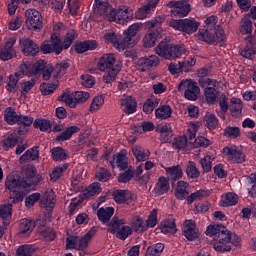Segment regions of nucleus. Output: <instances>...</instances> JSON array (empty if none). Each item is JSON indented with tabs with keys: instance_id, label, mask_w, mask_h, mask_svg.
<instances>
[{
	"instance_id": "obj_1",
	"label": "nucleus",
	"mask_w": 256,
	"mask_h": 256,
	"mask_svg": "<svg viewBox=\"0 0 256 256\" xmlns=\"http://www.w3.org/2000/svg\"><path fill=\"white\" fill-rule=\"evenodd\" d=\"M206 235L214 237V241L216 242L213 244V247L218 253L231 251V246L227 245L228 243H231L234 247L241 246V238L237 234L227 230L223 225H209L206 230Z\"/></svg>"
},
{
	"instance_id": "obj_2",
	"label": "nucleus",
	"mask_w": 256,
	"mask_h": 256,
	"mask_svg": "<svg viewBox=\"0 0 256 256\" xmlns=\"http://www.w3.org/2000/svg\"><path fill=\"white\" fill-rule=\"evenodd\" d=\"M155 51L159 57L171 61L185 55L187 49H185V46L169 44V42L163 40L157 45Z\"/></svg>"
},
{
	"instance_id": "obj_3",
	"label": "nucleus",
	"mask_w": 256,
	"mask_h": 256,
	"mask_svg": "<svg viewBox=\"0 0 256 256\" xmlns=\"http://www.w3.org/2000/svg\"><path fill=\"white\" fill-rule=\"evenodd\" d=\"M125 219H119V217L114 216L108 223L107 231L112 235L116 234L117 239L125 241L130 235H133V230L131 226L125 225Z\"/></svg>"
},
{
	"instance_id": "obj_4",
	"label": "nucleus",
	"mask_w": 256,
	"mask_h": 256,
	"mask_svg": "<svg viewBox=\"0 0 256 256\" xmlns=\"http://www.w3.org/2000/svg\"><path fill=\"white\" fill-rule=\"evenodd\" d=\"M168 25L172 29H175V31H180V33L184 35H193V33H197L201 24L195 21L194 18H185L179 20L171 19Z\"/></svg>"
},
{
	"instance_id": "obj_5",
	"label": "nucleus",
	"mask_w": 256,
	"mask_h": 256,
	"mask_svg": "<svg viewBox=\"0 0 256 256\" xmlns=\"http://www.w3.org/2000/svg\"><path fill=\"white\" fill-rule=\"evenodd\" d=\"M4 119L8 125H23L24 127H31L33 125V117L18 115L15 109L8 107L4 111Z\"/></svg>"
},
{
	"instance_id": "obj_6",
	"label": "nucleus",
	"mask_w": 256,
	"mask_h": 256,
	"mask_svg": "<svg viewBox=\"0 0 256 256\" xmlns=\"http://www.w3.org/2000/svg\"><path fill=\"white\" fill-rule=\"evenodd\" d=\"M178 91L182 93L184 91L185 99L188 101H197L199 99V93L201 89L199 88L197 82L193 80H182L178 85Z\"/></svg>"
},
{
	"instance_id": "obj_7",
	"label": "nucleus",
	"mask_w": 256,
	"mask_h": 256,
	"mask_svg": "<svg viewBox=\"0 0 256 256\" xmlns=\"http://www.w3.org/2000/svg\"><path fill=\"white\" fill-rule=\"evenodd\" d=\"M26 17V27L29 31H35L39 33L43 29V16L41 13L35 9H28L25 12Z\"/></svg>"
},
{
	"instance_id": "obj_8",
	"label": "nucleus",
	"mask_w": 256,
	"mask_h": 256,
	"mask_svg": "<svg viewBox=\"0 0 256 256\" xmlns=\"http://www.w3.org/2000/svg\"><path fill=\"white\" fill-rule=\"evenodd\" d=\"M172 10L170 11L171 17H187L191 13V5L187 1H170L167 5Z\"/></svg>"
},
{
	"instance_id": "obj_9",
	"label": "nucleus",
	"mask_w": 256,
	"mask_h": 256,
	"mask_svg": "<svg viewBox=\"0 0 256 256\" xmlns=\"http://www.w3.org/2000/svg\"><path fill=\"white\" fill-rule=\"evenodd\" d=\"M222 155L230 163L241 164L245 163V153L237 148V146H225L222 150Z\"/></svg>"
},
{
	"instance_id": "obj_10",
	"label": "nucleus",
	"mask_w": 256,
	"mask_h": 256,
	"mask_svg": "<svg viewBox=\"0 0 256 256\" xmlns=\"http://www.w3.org/2000/svg\"><path fill=\"white\" fill-rule=\"evenodd\" d=\"M16 43L17 37H11L5 42V45L1 48L0 51V59L2 61H9L17 55V51H15Z\"/></svg>"
},
{
	"instance_id": "obj_11",
	"label": "nucleus",
	"mask_w": 256,
	"mask_h": 256,
	"mask_svg": "<svg viewBox=\"0 0 256 256\" xmlns=\"http://www.w3.org/2000/svg\"><path fill=\"white\" fill-rule=\"evenodd\" d=\"M27 183V187L39 185L43 181V176L37 174V168L33 165H28L25 168V177L22 178Z\"/></svg>"
},
{
	"instance_id": "obj_12",
	"label": "nucleus",
	"mask_w": 256,
	"mask_h": 256,
	"mask_svg": "<svg viewBox=\"0 0 256 256\" xmlns=\"http://www.w3.org/2000/svg\"><path fill=\"white\" fill-rule=\"evenodd\" d=\"M140 29L141 24L134 23L124 31V47H131L137 44V33H139Z\"/></svg>"
},
{
	"instance_id": "obj_13",
	"label": "nucleus",
	"mask_w": 256,
	"mask_h": 256,
	"mask_svg": "<svg viewBox=\"0 0 256 256\" xmlns=\"http://www.w3.org/2000/svg\"><path fill=\"white\" fill-rule=\"evenodd\" d=\"M20 46L23 54L30 57H34V55H37L41 51L39 44L35 43L31 38L20 39Z\"/></svg>"
},
{
	"instance_id": "obj_14",
	"label": "nucleus",
	"mask_w": 256,
	"mask_h": 256,
	"mask_svg": "<svg viewBox=\"0 0 256 256\" xmlns=\"http://www.w3.org/2000/svg\"><path fill=\"white\" fill-rule=\"evenodd\" d=\"M182 232L188 241L199 239V229H197V224L193 220H186L184 222Z\"/></svg>"
},
{
	"instance_id": "obj_15",
	"label": "nucleus",
	"mask_w": 256,
	"mask_h": 256,
	"mask_svg": "<svg viewBox=\"0 0 256 256\" xmlns=\"http://www.w3.org/2000/svg\"><path fill=\"white\" fill-rule=\"evenodd\" d=\"M41 67V64H38V62L35 64H31V62H24L19 66L16 73L20 78L25 76L33 77V75H37V71H40Z\"/></svg>"
},
{
	"instance_id": "obj_16",
	"label": "nucleus",
	"mask_w": 256,
	"mask_h": 256,
	"mask_svg": "<svg viewBox=\"0 0 256 256\" xmlns=\"http://www.w3.org/2000/svg\"><path fill=\"white\" fill-rule=\"evenodd\" d=\"M246 46L244 49L240 50L239 53L244 59H253L256 55V45L255 38L249 35L245 38Z\"/></svg>"
},
{
	"instance_id": "obj_17",
	"label": "nucleus",
	"mask_w": 256,
	"mask_h": 256,
	"mask_svg": "<svg viewBox=\"0 0 256 256\" xmlns=\"http://www.w3.org/2000/svg\"><path fill=\"white\" fill-rule=\"evenodd\" d=\"M135 13L133 12V8L122 5L117 8V17L119 25H125V23H129V21H133Z\"/></svg>"
},
{
	"instance_id": "obj_18",
	"label": "nucleus",
	"mask_w": 256,
	"mask_h": 256,
	"mask_svg": "<svg viewBox=\"0 0 256 256\" xmlns=\"http://www.w3.org/2000/svg\"><path fill=\"white\" fill-rule=\"evenodd\" d=\"M5 187L13 193H17V189H29L25 178H15V176H9L7 178Z\"/></svg>"
},
{
	"instance_id": "obj_19",
	"label": "nucleus",
	"mask_w": 256,
	"mask_h": 256,
	"mask_svg": "<svg viewBox=\"0 0 256 256\" xmlns=\"http://www.w3.org/2000/svg\"><path fill=\"white\" fill-rule=\"evenodd\" d=\"M159 5V0H150L147 4L141 6L138 11L135 12L136 19H147V15H150L151 11H155Z\"/></svg>"
},
{
	"instance_id": "obj_20",
	"label": "nucleus",
	"mask_w": 256,
	"mask_h": 256,
	"mask_svg": "<svg viewBox=\"0 0 256 256\" xmlns=\"http://www.w3.org/2000/svg\"><path fill=\"white\" fill-rule=\"evenodd\" d=\"M159 65V57L152 55L148 58H140L137 63V68L139 71L145 73V71H149L153 69V67H157Z\"/></svg>"
},
{
	"instance_id": "obj_21",
	"label": "nucleus",
	"mask_w": 256,
	"mask_h": 256,
	"mask_svg": "<svg viewBox=\"0 0 256 256\" xmlns=\"http://www.w3.org/2000/svg\"><path fill=\"white\" fill-rule=\"evenodd\" d=\"M120 105L122 107L123 113L126 115H133L137 112V100L133 96H126L120 100Z\"/></svg>"
},
{
	"instance_id": "obj_22",
	"label": "nucleus",
	"mask_w": 256,
	"mask_h": 256,
	"mask_svg": "<svg viewBox=\"0 0 256 256\" xmlns=\"http://www.w3.org/2000/svg\"><path fill=\"white\" fill-rule=\"evenodd\" d=\"M112 197L119 205L131 203L133 201V194L129 190H115L112 193Z\"/></svg>"
},
{
	"instance_id": "obj_23",
	"label": "nucleus",
	"mask_w": 256,
	"mask_h": 256,
	"mask_svg": "<svg viewBox=\"0 0 256 256\" xmlns=\"http://www.w3.org/2000/svg\"><path fill=\"white\" fill-rule=\"evenodd\" d=\"M40 205L46 211H53L55 209V192L53 190H47L40 201Z\"/></svg>"
},
{
	"instance_id": "obj_24",
	"label": "nucleus",
	"mask_w": 256,
	"mask_h": 256,
	"mask_svg": "<svg viewBox=\"0 0 256 256\" xmlns=\"http://www.w3.org/2000/svg\"><path fill=\"white\" fill-rule=\"evenodd\" d=\"M76 53H87V51H95L97 49V41L86 40L83 42H76L74 45Z\"/></svg>"
},
{
	"instance_id": "obj_25",
	"label": "nucleus",
	"mask_w": 256,
	"mask_h": 256,
	"mask_svg": "<svg viewBox=\"0 0 256 256\" xmlns=\"http://www.w3.org/2000/svg\"><path fill=\"white\" fill-rule=\"evenodd\" d=\"M110 165L112 167H118L120 171H125L126 169H129V162L127 159V156L123 153H118L113 156V159L110 161Z\"/></svg>"
},
{
	"instance_id": "obj_26",
	"label": "nucleus",
	"mask_w": 256,
	"mask_h": 256,
	"mask_svg": "<svg viewBox=\"0 0 256 256\" xmlns=\"http://www.w3.org/2000/svg\"><path fill=\"white\" fill-rule=\"evenodd\" d=\"M115 55L104 54L98 61V68L100 71H105L106 69L115 68Z\"/></svg>"
},
{
	"instance_id": "obj_27",
	"label": "nucleus",
	"mask_w": 256,
	"mask_h": 256,
	"mask_svg": "<svg viewBox=\"0 0 256 256\" xmlns=\"http://www.w3.org/2000/svg\"><path fill=\"white\" fill-rule=\"evenodd\" d=\"M95 15H99L100 17H103L106 19V21L109 22H115L118 23V17H117V9L113 8V6L108 5L104 9L100 10L99 12H96Z\"/></svg>"
},
{
	"instance_id": "obj_28",
	"label": "nucleus",
	"mask_w": 256,
	"mask_h": 256,
	"mask_svg": "<svg viewBox=\"0 0 256 256\" xmlns=\"http://www.w3.org/2000/svg\"><path fill=\"white\" fill-rule=\"evenodd\" d=\"M0 217L3 220V225L7 227L11 223V217H13V204L0 205Z\"/></svg>"
},
{
	"instance_id": "obj_29",
	"label": "nucleus",
	"mask_w": 256,
	"mask_h": 256,
	"mask_svg": "<svg viewBox=\"0 0 256 256\" xmlns=\"http://www.w3.org/2000/svg\"><path fill=\"white\" fill-rule=\"evenodd\" d=\"M69 67V62L65 60L57 63L53 68L54 73L52 75V79L56 81V83H59V79L67 73V69H69Z\"/></svg>"
},
{
	"instance_id": "obj_30",
	"label": "nucleus",
	"mask_w": 256,
	"mask_h": 256,
	"mask_svg": "<svg viewBox=\"0 0 256 256\" xmlns=\"http://www.w3.org/2000/svg\"><path fill=\"white\" fill-rule=\"evenodd\" d=\"M174 195L176 199L179 201H183V199H187L189 197V183L181 180L177 182V187L174 191Z\"/></svg>"
},
{
	"instance_id": "obj_31",
	"label": "nucleus",
	"mask_w": 256,
	"mask_h": 256,
	"mask_svg": "<svg viewBox=\"0 0 256 256\" xmlns=\"http://www.w3.org/2000/svg\"><path fill=\"white\" fill-rule=\"evenodd\" d=\"M17 143H19V136L17 133H8L1 141V147L4 151H9V149H13Z\"/></svg>"
},
{
	"instance_id": "obj_32",
	"label": "nucleus",
	"mask_w": 256,
	"mask_h": 256,
	"mask_svg": "<svg viewBox=\"0 0 256 256\" xmlns=\"http://www.w3.org/2000/svg\"><path fill=\"white\" fill-rule=\"evenodd\" d=\"M251 18L253 19L250 13L241 19L239 31L242 35H251L253 33V21H251Z\"/></svg>"
},
{
	"instance_id": "obj_33",
	"label": "nucleus",
	"mask_w": 256,
	"mask_h": 256,
	"mask_svg": "<svg viewBox=\"0 0 256 256\" xmlns=\"http://www.w3.org/2000/svg\"><path fill=\"white\" fill-rule=\"evenodd\" d=\"M156 133H160V141L162 143H171V137H173V132L171 128L165 124H160L155 129Z\"/></svg>"
},
{
	"instance_id": "obj_34",
	"label": "nucleus",
	"mask_w": 256,
	"mask_h": 256,
	"mask_svg": "<svg viewBox=\"0 0 256 256\" xmlns=\"http://www.w3.org/2000/svg\"><path fill=\"white\" fill-rule=\"evenodd\" d=\"M80 131L81 128L78 126L67 127L62 133L56 136L55 141L58 143L61 141H69V139H71L75 133H79Z\"/></svg>"
},
{
	"instance_id": "obj_35",
	"label": "nucleus",
	"mask_w": 256,
	"mask_h": 256,
	"mask_svg": "<svg viewBox=\"0 0 256 256\" xmlns=\"http://www.w3.org/2000/svg\"><path fill=\"white\" fill-rule=\"evenodd\" d=\"M165 172L168 177V181H179V179L183 178V169L179 165L167 167L165 168Z\"/></svg>"
},
{
	"instance_id": "obj_36",
	"label": "nucleus",
	"mask_w": 256,
	"mask_h": 256,
	"mask_svg": "<svg viewBox=\"0 0 256 256\" xmlns=\"http://www.w3.org/2000/svg\"><path fill=\"white\" fill-rule=\"evenodd\" d=\"M239 203V196L233 192H228L221 196V207H233Z\"/></svg>"
},
{
	"instance_id": "obj_37",
	"label": "nucleus",
	"mask_w": 256,
	"mask_h": 256,
	"mask_svg": "<svg viewBox=\"0 0 256 256\" xmlns=\"http://www.w3.org/2000/svg\"><path fill=\"white\" fill-rule=\"evenodd\" d=\"M38 65H41V69L36 71V75H42L44 81H49L51 75L54 73L53 66L47 64L44 60H39Z\"/></svg>"
},
{
	"instance_id": "obj_38",
	"label": "nucleus",
	"mask_w": 256,
	"mask_h": 256,
	"mask_svg": "<svg viewBox=\"0 0 256 256\" xmlns=\"http://www.w3.org/2000/svg\"><path fill=\"white\" fill-rule=\"evenodd\" d=\"M102 190L101 183L94 182L83 191L82 199H90V197H95V195H99Z\"/></svg>"
},
{
	"instance_id": "obj_39",
	"label": "nucleus",
	"mask_w": 256,
	"mask_h": 256,
	"mask_svg": "<svg viewBox=\"0 0 256 256\" xmlns=\"http://www.w3.org/2000/svg\"><path fill=\"white\" fill-rule=\"evenodd\" d=\"M37 159H39V146L28 149L20 156L21 163H29V161H37Z\"/></svg>"
},
{
	"instance_id": "obj_40",
	"label": "nucleus",
	"mask_w": 256,
	"mask_h": 256,
	"mask_svg": "<svg viewBox=\"0 0 256 256\" xmlns=\"http://www.w3.org/2000/svg\"><path fill=\"white\" fill-rule=\"evenodd\" d=\"M132 155H134L135 159L139 163H141L149 159V155H151V152H149V150H145L141 146L135 145V146H132Z\"/></svg>"
},
{
	"instance_id": "obj_41",
	"label": "nucleus",
	"mask_w": 256,
	"mask_h": 256,
	"mask_svg": "<svg viewBox=\"0 0 256 256\" xmlns=\"http://www.w3.org/2000/svg\"><path fill=\"white\" fill-rule=\"evenodd\" d=\"M115 213V208L113 207H107V208H100L97 211V217L101 223H109L111 221V217H113Z\"/></svg>"
},
{
	"instance_id": "obj_42",
	"label": "nucleus",
	"mask_w": 256,
	"mask_h": 256,
	"mask_svg": "<svg viewBox=\"0 0 256 256\" xmlns=\"http://www.w3.org/2000/svg\"><path fill=\"white\" fill-rule=\"evenodd\" d=\"M160 230L167 235V233H177V225L174 218H167L160 224Z\"/></svg>"
},
{
	"instance_id": "obj_43",
	"label": "nucleus",
	"mask_w": 256,
	"mask_h": 256,
	"mask_svg": "<svg viewBox=\"0 0 256 256\" xmlns=\"http://www.w3.org/2000/svg\"><path fill=\"white\" fill-rule=\"evenodd\" d=\"M53 161H67L69 159V151L62 147H54L50 150Z\"/></svg>"
},
{
	"instance_id": "obj_44",
	"label": "nucleus",
	"mask_w": 256,
	"mask_h": 256,
	"mask_svg": "<svg viewBox=\"0 0 256 256\" xmlns=\"http://www.w3.org/2000/svg\"><path fill=\"white\" fill-rule=\"evenodd\" d=\"M230 111L232 117L239 118L243 111V102L239 98H232L230 101Z\"/></svg>"
},
{
	"instance_id": "obj_45",
	"label": "nucleus",
	"mask_w": 256,
	"mask_h": 256,
	"mask_svg": "<svg viewBox=\"0 0 256 256\" xmlns=\"http://www.w3.org/2000/svg\"><path fill=\"white\" fill-rule=\"evenodd\" d=\"M79 37V34L77 33V30L75 29H70L67 31V33L64 35L63 41H62V47L64 50L69 49L71 45H73V42L75 39Z\"/></svg>"
},
{
	"instance_id": "obj_46",
	"label": "nucleus",
	"mask_w": 256,
	"mask_h": 256,
	"mask_svg": "<svg viewBox=\"0 0 256 256\" xmlns=\"http://www.w3.org/2000/svg\"><path fill=\"white\" fill-rule=\"evenodd\" d=\"M35 229V223L29 219H22L19 224L20 235H31Z\"/></svg>"
},
{
	"instance_id": "obj_47",
	"label": "nucleus",
	"mask_w": 256,
	"mask_h": 256,
	"mask_svg": "<svg viewBox=\"0 0 256 256\" xmlns=\"http://www.w3.org/2000/svg\"><path fill=\"white\" fill-rule=\"evenodd\" d=\"M50 43L52 45V53H55V55H61V53H63V50H65L63 48L61 38H59L56 33L51 34Z\"/></svg>"
},
{
	"instance_id": "obj_48",
	"label": "nucleus",
	"mask_w": 256,
	"mask_h": 256,
	"mask_svg": "<svg viewBox=\"0 0 256 256\" xmlns=\"http://www.w3.org/2000/svg\"><path fill=\"white\" fill-rule=\"evenodd\" d=\"M214 38L216 45L219 47H223L225 43H227V35L225 34L223 27L218 25L214 28Z\"/></svg>"
},
{
	"instance_id": "obj_49",
	"label": "nucleus",
	"mask_w": 256,
	"mask_h": 256,
	"mask_svg": "<svg viewBox=\"0 0 256 256\" xmlns=\"http://www.w3.org/2000/svg\"><path fill=\"white\" fill-rule=\"evenodd\" d=\"M170 189L169 179L161 176L156 183L155 191L158 195H165Z\"/></svg>"
},
{
	"instance_id": "obj_50",
	"label": "nucleus",
	"mask_w": 256,
	"mask_h": 256,
	"mask_svg": "<svg viewBox=\"0 0 256 256\" xmlns=\"http://www.w3.org/2000/svg\"><path fill=\"white\" fill-rule=\"evenodd\" d=\"M132 230L135 232V233H145V231H147V224L145 222V220H143V218L139 217V216H136L134 218V220L132 221L131 223V227Z\"/></svg>"
},
{
	"instance_id": "obj_51",
	"label": "nucleus",
	"mask_w": 256,
	"mask_h": 256,
	"mask_svg": "<svg viewBox=\"0 0 256 256\" xmlns=\"http://www.w3.org/2000/svg\"><path fill=\"white\" fill-rule=\"evenodd\" d=\"M204 95L207 103L210 105H215V103H217V99H219V91L213 87H206L204 89Z\"/></svg>"
},
{
	"instance_id": "obj_52",
	"label": "nucleus",
	"mask_w": 256,
	"mask_h": 256,
	"mask_svg": "<svg viewBox=\"0 0 256 256\" xmlns=\"http://www.w3.org/2000/svg\"><path fill=\"white\" fill-rule=\"evenodd\" d=\"M172 113H173V110L169 105H162L155 110L156 119H161V120L169 119Z\"/></svg>"
},
{
	"instance_id": "obj_53",
	"label": "nucleus",
	"mask_w": 256,
	"mask_h": 256,
	"mask_svg": "<svg viewBox=\"0 0 256 256\" xmlns=\"http://www.w3.org/2000/svg\"><path fill=\"white\" fill-rule=\"evenodd\" d=\"M186 175L188 179H199L201 172L197 168V164L193 161H189L186 167Z\"/></svg>"
},
{
	"instance_id": "obj_54",
	"label": "nucleus",
	"mask_w": 256,
	"mask_h": 256,
	"mask_svg": "<svg viewBox=\"0 0 256 256\" xmlns=\"http://www.w3.org/2000/svg\"><path fill=\"white\" fill-rule=\"evenodd\" d=\"M205 197H209V191L198 190L188 195L186 201L188 205H192L194 201H201V199H205Z\"/></svg>"
},
{
	"instance_id": "obj_55",
	"label": "nucleus",
	"mask_w": 256,
	"mask_h": 256,
	"mask_svg": "<svg viewBox=\"0 0 256 256\" xmlns=\"http://www.w3.org/2000/svg\"><path fill=\"white\" fill-rule=\"evenodd\" d=\"M119 71H121L120 65H115L114 68L107 69V73H105L103 76L104 83H113Z\"/></svg>"
},
{
	"instance_id": "obj_56",
	"label": "nucleus",
	"mask_w": 256,
	"mask_h": 256,
	"mask_svg": "<svg viewBox=\"0 0 256 256\" xmlns=\"http://www.w3.org/2000/svg\"><path fill=\"white\" fill-rule=\"evenodd\" d=\"M198 39H200V41H205V43H209V45H213V43H215V34L211 33L209 29H200L198 32Z\"/></svg>"
},
{
	"instance_id": "obj_57",
	"label": "nucleus",
	"mask_w": 256,
	"mask_h": 256,
	"mask_svg": "<svg viewBox=\"0 0 256 256\" xmlns=\"http://www.w3.org/2000/svg\"><path fill=\"white\" fill-rule=\"evenodd\" d=\"M156 107H159V99L157 98H148L143 104V111L147 115H151Z\"/></svg>"
},
{
	"instance_id": "obj_58",
	"label": "nucleus",
	"mask_w": 256,
	"mask_h": 256,
	"mask_svg": "<svg viewBox=\"0 0 256 256\" xmlns=\"http://www.w3.org/2000/svg\"><path fill=\"white\" fill-rule=\"evenodd\" d=\"M67 169H69L68 163H64L55 167L50 175L51 181H57L58 179H61V177H63V173H65Z\"/></svg>"
},
{
	"instance_id": "obj_59",
	"label": "nucleus",
	"mask_w": 256,
	"mask_h": 256,
	"mask_svg": "<svg viewBox=\"0 0 256 256\" xmlns=\"http://www.w3.org/2000/svg\"><path fill=\"white\" fill-rule=\"evenodd\" d=\"M135 177V169L129 166L127 170L118 175V183H129Z\"/></svg>"
},
{
	"instance_id": "obj_60",
	"label": "nucleus",
	"mask_w": 256,
	"mask_h": 256,
	"mask_svg": "<svg viewBox=\"0 0 256 256\" xmlns=\"http://www.w3.org/2000/svg\"><path fill=\"white\" fill-rule=\"evenodd\" d=\"M204 124L207 129H209V131H213L217 129L219 125V119H217V116H215L214 114H207L204 117Z\"/></svg>"
},
{
	"instance_id": "obj_61",
	"label": "nucleus",
	"mask_w": 256,
	"mask_h": 256,
	"mask_svg": "<svg viewBox=\"0 0 256 256\" xmlns=\"http://www.w3.org/2000/svg\"><path fill=\"white\" fill-rule=\"evenodd\" d=\"M20 78L21 77L19 76V74H17V72L9 76L8 83L6 85V90L9 93H15V91H17V83H19Z\"/></svg>"
},
{
	"instance_id": "obj_62",
	"label": "nucleus",
	"mask_w": 256,
	"mask_h": 256,
	"mask_svg": "<svg viewBox=\"0 0 256 256\" xmlns=\"http://www.w3.org/2000/svg\"><path fill=\"white\" fill-rule=\"evenodd\" d=\"M164 249L165 245L163 243L154 244L147 248L145 256H161Z\"/></svg>"
},
{
	"instance_id": "obj_63",
	"label": "nucleus",
	"mask_w": 256,
	"mask_h": 256,
	"mask_svg": "<svg viewBox=\"0 0 256 256\" xmlns=\"http://www.w3.org/2000/svg\"><path fill=\"white\" fill-rule=\"evenodd\" d=\"M213 161H215V158L211 157V155H206L200 159V165L204 173H211L213 170Z\"/></svg>"
},
{
	"instance_id": "obj_64",
	"label": "nucleus",
	"mask_w": 256,
	"mask_h": 256,
	"mask_svg": "<svg viewBox=\"0 0 256 256\" xmlns=\"http://www.w3.org/2000/svg\"><path fill=\"white\" fill-rule=\"evenodd\" d=\"M35 248L31 245H22L16 250L17 256H33Z\"/></svg>"
}]
</instances>
